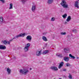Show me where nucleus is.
<instances>
[{
    "mask_svg": "<svg viewBox=\"0 0 79 79\" xmlns=\"http://www.w3.org/2000/svg\"><path fill=\"white\" fill-rule=\"evenodd\" d=\"M60 4L61 6L65 8H68V5L66 3V2L65 0H62V2Z\"/></svg>",
    "mask_w": 79,
    "mask_h": 79,
    "instance_id": "obj_1",
    "label": "nucleus"
},
{
    "mask_svg": "<svg viewBox=\"0 0 79 79\" xmlns=\"http://www.w3.org/2000/svg\"><path fill=\"white\" fill-rule=\"evenodd\" d=\"M29 72V70L27 69H20L19 71L20 73L23 74L24 75H26Z\"/></svg>",
    "mask_w": 79,
    "mask_h": 79,
    "instance_id": "obj_2",
    "label": "nucleus"
},
{
    "mask_svg": "<svg viewBox=\"0 0 79 79\" xmlns=\"http://www.w3.org/2000/svg\"><path fill=\"white\" fill-rule=\"evenodd\" d=\"M25 35H26V33H21L19 35L15 36V37L12 39V40L15 39H18V38L20 37H24Z\"/></svg>",
    "mask_w": 79,
    "mask_h": 79,
    "instance_id": "obj_3",
    "label": "nucleus"
},
{
    "mask_svg": "<svg viewBox=\"0 0 79 79\" xmlns=\"http://www.w3.org/2000/svg\"><path fill=\"white\" fill-rule=\"evenodd\" d=\"M26 39L28 42H31L32 40V36L30 35H28L27 36Z\"/></svg>",
    "mask_w": 79,
    "mask_h": 79,
    "instance_id": "obj_4",
    "label": "nucleus"
},
{
    "mask_svg": "<svg viewBox=\"0 0 79 79\" xmlns=\"http://www.w3.org/2000/svg\"><path fill=\"white\" fill-rule=\"evenodd\" d=\"M50 69H52L53 70V71H58V70L57 67L55 66L51 67V68H50Z\"/></svg>",
    "mask_w": 79,
    "mask_h": 79,
    "instance_id": "obj_5",
    "label": "nucleus"
},
{
    "mask_svg": "<svg viewBox=\"0 0 79 79\" xmlns=\"http://www.w3.org/2000/svg\"><path fill=\"white\" fill-rule=\"evenodd\" d=\"M42 54V50L37 51H36V54L37 56H40Z\"/></svg>",
    "mask_w": 79,
    "mask_h": 79,
    "instance_id": "obj_6",
    "label": "nucleus"
},
{
    "mask_svg": "<svg viewBox=\"0 0 79 79\" xmlns=\"http://www.w3.org/2000/svg\"><path fill=\"white\" fill-rule=\"evenodd\" d=\"M36 6L35 5L33 4L32 6V7L31 8V10L33 12H34L35 11V9H36Z\"/></svg>",
    "mask_w": 79,
    "mask_h": 79,
    "instance_id": "obj_7",
    "label": "nucleus"
},
{
    "mask_svg": "<svg viewBox=\"0 0 79 79\" xmlns=\"http://www.w3.org/2000/svg\"><path fill=\"white\" fill-rule=\"evenodd\" d=\"M6 71L7 72V74L8 75L11 74V70L9 68H7L6 69Z\"/></svg>",
    "mask_w": 79,
    "mask_h": 79,
    "instance_id": "obj_8",
    "label": "nucleus"
},
{
    "mask_svg": "<svg viewBox=\"0 0 79 79\" xmlns=\"http://www.w3.org/2000/svg\"><path fill=\"white\" fill-rule=\"evenodd\" d=\"M4 22H5L4 18L2 17H0V23H3Z\"/></svg>",
    "mask_w": 79,
    "mask_h": 79,
    "instance_id": "obj_9",
    "label": "nucleus"
},
{
    "mask_svg": "<svg viewBox=\"0 0 79 79\" xmlns=\"http://www.w3.org/2000/svg\"><path fill=\"white\" fill-rule=\"evenodd\" d=\"M63 64H64V62H62L60 63V65L58 67V68L59 69H60L63 66Z\"/></svg>",
    "mask_w": 79,
    "mask_h": 79,
    "instance_id": "obj_10",
    "label": "nucleus"
},
{
    "mask_svg": "<svg viewBox=\"0 0 79 79\" xmlns=\"http://www.w3.org/2000/svg\"><path fill=\"white\" fill-rule=\"evenodd\" d=\"M0 49L1 50H5L6 49V47L2 45H0Z\"/></svg>",
    "mask_w": 79,
    "mask_h": 79,
    "instance_id": "obj_11",
    "label": "nucleus"
},
{
    "mask_svg": "<svg viewBox=\"0 0 79 79\" xmlns=\"http://www.w3.org/2000/svg\"><path fill=\"white\" fill-rule=\"evenodd\" d=\"M49 52V51L48 50H46L43 51V55H45V54H47V53H48Z\"/></svg>",
    "mask_w": 79,
    "mask_h": 79,
    "instance_id": "obj_12",
    "label": "nucleus"
},
{
    "mask_svg": "<svg viewBox=\"0 0 79 79\" xmlns=\"http://www.w3.org/2000/svg\"><path fill=\"white\" fill-rule=\"evenodd\" d=\"M71 16H69L68 17L66 21H67V22H69V21H70V20H71Z\"/></svg>",
    "mask_w": 79,
    "mask_h": 79,
    "instance_id": "obj_13",
    "label": "nucleus"
},
{
    "mask_svg": "<svg viewBox=\"0 0 79 79\" xmlns=\"http://www.w3.org/2000/svg\"><path fill=\"white\" fill-rule=\"evenodd\" d=\"M64 50L66 53H68L69 52L70 50L68 48H64Z\"/></svg>",
    "mask_w": 79,
    "mask_h": 79,
    "instance_id": "obj_14",
    "label": "nucleus"
},
{
    "mask_svg": "<svg viewBox=\"0 0 79 79\" xmlns=\"http://www.w3.org/2000/svg\"><path fill=\"white\" fill-rule=\"evenodd\" d=\"M64 60L65 61H69V58L67 57H65L64 58Z\"/></svg>",
    "mask_w": 79,
    "mask_h": 79,
    "instance_id": "obj_15",
    "label": "nucleus"
},
{
    "mask_svg": "<svg viewBox=\"0 0 79 79\" xmlns=\"http://www.w3.org/2000/svg\"><path fill=\"white\" fill-rule=\"evenodd\" d=\"M2 44H5V45H6L8 44V41L6 40L4 41H2Z\"/></svg>",
    "mask_w": 79,
    "mask_h": 79,
    "instance_id": "obj_16",
    "label": "nucleus"
},
{
    "mask_svg": "<svg viewBox=\"0 0 79 79\" xmlns=\"http://www.w3.org/2000/svg\"><path fill=\"white\" fill-rule=\"evenodd\" d=\"M42 39L44 40V41H45V42H47V41L48 40L47 38L45 36H43Z\"/></svg>",
    "mask_w": 79,
    "mask_h": 79,
    "instance_id": "obj_17",
    "label": "nucleus"
},
{
    "mask_svg": "<svg viewBox=\"0 0 79 79\" xmlns=\"http://www.w3.org/2000/svg\"><path fill=\"white\" fill-rule=\"evenodd\" d=\"M13 9V4L10 3V8H9V10Z\"/></svg>",
    "mask_w": 79,
    "mask_h": 79,
    "instance_id": "obj_18",
    "label": "nucleus"
},
{
    "mask_svg": "<svg viewBox=\"0 0 79 79\" xmlns=\"http://www.w3.org/2000/svg\"><path fill=\"white\" fill-rule=\"evenodd\" d=\"M69 56L71 58H73V59H74L75 58V57L74 56H73L71 54H69Z\"/></svg>",
    "mask_w": 79,
    "mask_h": 79,
    "instance_id": "obj_19",
    "label": "nucleus"
},
{
    "mask_svg": "<svg viewBox=\"0 0 79 79\" xmlns=\"http://www.w3.org/2000/svg\"><path fill=\"white\" fill-rule=\"evenodd\" d=\"M68 77L69 79H72V78H73V76H72V75L70 74V73H69Z\"/></svg>",
    "mask_w": 79,
    "mask_h": 79,
    "instance_id": "obj_20",
    "label": "nucleus"
},
{
    "mask_svg": "<svg viewBox=\"0 0 79 79\" xmlns=\"http://www.w3.org/2000/svg\"><path fill=\"white\" fill-rule=\"evenodd\" d=\"M53 0H48V3L49 4H50L52 3H53Z\"/></svg>",
    "mask_w": 79,
    "mask_h": 79,
    "instance_id": "obj_21",
    "label": "nucleus"
},
{
    "mask_svg": "<svg viewBox=\"0 0 79 79\" xmlns=\"http://www.w3.org/2000/svg\"><path fill=\"white\" fill-rule=\"evenodd\" d=\"M28 49H29V48L25 46L24 48V51L25 52H27V51H28Z\"/></svg>",
    "mask_w": 79,
    "mask_h": 79,
    "instance_id": "obj_22",
    "label": "nucleus"
},
{
    "mask_svg": "<svg viewBox=\"0 0 79 79\" xmlns=\"http://www.w3.org/2000/svg\"><path fill=\"white\" fill-rule=\"evenodd\" d=\"M56 56H58V57H60V58L61 57H62V55H61V54H60V53H58L57 54Z\"/></svg>",
    "mask_w": 79,
    "mask_h": 79,
    "instance_id": "obj_23",
    "label": "nucleus"
},
{
    "mask_svg": "<svg viewBox=\"0 0 79 79\" xmlns=\"http://www.w3.org/2000/svg\"><path fill=\"white\" fill-rule=\"evenodd\" d=\"M62 17H63V18L65 19L67 17V14H65L64 15H62Z\"/></svg>",
    "mask_w": 79,
    "mask_h": 79,
    "instance_id": "obj_24",
    "label": "nucleus"
},
{
    "mask_svg": "<svg viewBox=\"0 0 79 79\" xmlns=\"http://www.w3.org/2000/svg\"><path fill=\"white\" fill-rule=\"evenodd\" d=\"M31 45V44L30 43H28L26 45V46L28 47V48H29Z\"/></svg>",
    "mask_w": 79,
    "mask_h": 79,
    "instance_id": "obj_25",
    "label": "nucleus"
},
{
    "mask_svg": "<svg viewBox=\"0 0 79 79\" xmlns=\"http://www.w3.org/2000/svg\"><path fill=\"white\" fill-rule=\"evenodd\" d=\"M28 0H21V1L23 3H25V2H27Z\"/></svg>",
    "mask_w": 79,
    "mask_h": 79,
    "instance_id": "obj_26",
    "label": "nucleus"
},
{
    "mask_svg": "<svg viewBox=\"0 0 79 79\" xmlns=\"http://www.w3.org/2000/svg\"><path fill=\"white\" fill-rule=\"evenodd\" d=\"M66 66L67 67H68L69 66H71V64H70L69 63H67L66 64Z\"/></svg>",
    "mask_w": 79,
    "mask_h": 79,
    "instance_id": "obj_27",
    "label": "nucleus"
},
{
    "mask_svg": "<svg viewBox=\"0 0 79 79\" xmlns=\"http://www.w3.org/2000/svg\"><path fill=\"white\" fill-rule=\"evenodd\" d=\"M55 20V18L54 17H52L51 18V21H54Z\"/></svg>",
    "mask_w": 79,
    "mask_h": 79,
    "instance_id": "obj_28",
    "label": "nucleus"
},
{
    "mask_svg": "<svg viewBox=\"0 0 79 79\" xmlns=\"http://www.w3.org/2000/svg\"><path fill=\"white\" fill-rule=\"evenodd\" d=\"M61 35H66V32H62L61 33Z\"/></svg>",
    "mask_w": 79,
    "mask_h": 79,
    "instance_id": "obj_29",
    "label": "nucleus"
},
{
    "mask_svg": "<svg viewBox=\"0 0 79 79\" xmlns=\"http://www.w3.org/2000/svg\"><path fill=\"white\" fill-rule=\"evenodd\" d=\"M13 40V39H12V40H9V41L8 42V43L9 45H10V43L11 41H12V40Z\"/></svg>",
    "mask_w": 79,
    "mask_h": 79,
    "instance_id": "obj_30",
    "label": "nucleus"
},
{
    "mask_svg": "<svg viewBox=\"0 0 79 79\" xmlns=\"http://www.w3.org/2000/svg\"><path fill=\"white\" fill-rule=\"evenodd\" d=\"M1 2H2V3H5V0H0Z\"/></svg>",
    "mask_w": 79,
    "mask_h": 79,
    "instance_id": "obj_31",
    "label": "nucleus"
},
{
    "mask_svg": "<svg viewBox=\"0 0 79 79\" xmlns=\"http://www.w3.org/2000/svg\"><path fill=\"white\" fill-rule=\"evenodd\" d=\"M72 31L73 32H75V33L77 32V31L76 30H73Z\"/></svg>",
    "mask_w": 79,
    "mask_h": 79,
    "instance_id": "obj_32",
    "label": "nucleus"
},
{
    "mask_svg": "<svg viewBox=\"0 0 79 79\" xmlns=\"http://www.w3.org/2000/svg\"><path fill=\"white\" fill-rule=\"evenodd\" d=\"M64 71H66V69H64L63 70Z\"/></svg>",
    "mask_w": 79,
    "mask_h": 79,
    "instance_id": "obj_33",
    "label": "nucleus"
},
{
    "mask_svg": "<svg viewBox=\"0 0 79 79\" xmlns=\"http://www.w3.org/2000/svg\"><path fill=\"white\" fill-rule=\"evenodd\" d=\"M65 24H67V22H65Z\"/></svg>",
    "mask_w": 79,
    "mask_h": 79,
    "instance_id": "obj_34",
    "label": "nucleus"
},
{
    "mask_svg": "<svg viewBox=\"0 0 79 79\" xmlns=\"http://www.w3.org/2000/svg\"><path fill=\"white\" fill-rule=\"evenodd\" d=\"M30 70H32V69L31 68H30Z\"/></svg>",
    "mask_w": 79,
    "mask_h": 79,
    "instance_id": "obj_35",
    "label": "nucleus"
},
{
    "mask_svg": "<svg viewBox=\"0 0 79 79\" xmlns=\"http://www.w3.org/2000/svg\"><path fill=\"white\" fill-rule=\"evenodd\" d=\"M79 57H77V58H78Z\"/></svg>",
    "mask_w": 79,
    "mask_h": 79,
    "instance_id": "obj_36",
    "label": "nucleus"
}]
</instances>
